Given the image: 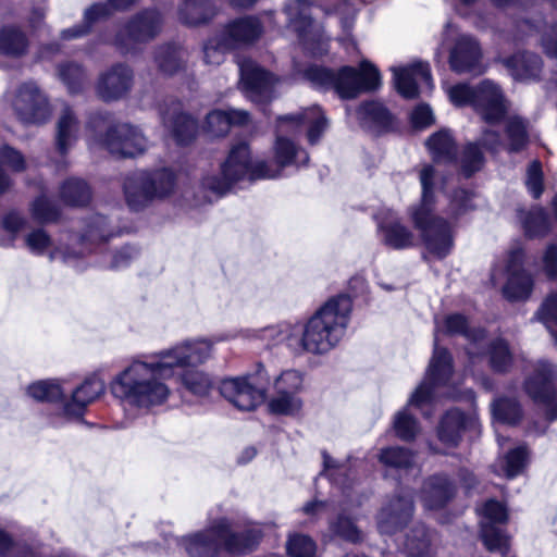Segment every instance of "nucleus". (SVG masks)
<instances>
[{
  "label": "nucleus",
  "instance_id": "64",
  "mask_svg": "<svg viewBox=\"0 0 557 557\" xmlns=\"http://www.w3.org/2000/svg\"><path fill=\"white\" fill-rule=\"evenodd\" d=\"M542 47L546 54L557 57V24L550 26L543 35Z\"/></svg>",
  "mask_w": 557,
  "mask_h": 557
},
{
  "label": "nucleus",
  "instance_id": "57",
  "mask_svg": "<svg viewBox=\"0 0 557 557\" xmlns=\"http://www.w3.org/2000/svg\"><path fill=\"white\" fill-rule=\"evenodd\" d=\"M394 430L396 435L403 441L413 440L419 431L416 419L408 413V409L397 412L394 419Z\"/></svg>",
  "mask_w": 557,
  "mask_h": 557
},
{
  "label": "nucleus",
  "instance_id": "10",
  "mask_svg": "<svg viewBox=\"0 0 557 557\" xmlns=\"http://www.w3.org/2000/svg\"><path fill=\"white\" fill-rule=\"evenodd\" d=\"M305 76L315 86L333 88L342 99H352L360 92L375 90L381 85L377 69L368 61H362L359 70L344 66L337 72L310 66L306 70Z\"/></svg>",
  "mask_w": 557,
  "mask_h": 557
},
{
  "label": "nucleus",
  "instance_id": "19",
  "mask_svg": "<svg viewBox=\"0 0 557 557\" xmlns=\"http://www.w3.org/2000/svg\"><path fill=\"white\" fill-rule=\"evenodd\" d=\"M481 539L490 552L506 554L508 536L497 525L507 521L508 515L505 506L494 499L487 500L481 509Z\"/></svg>",
  "mask_w": 557,
  "mask_h": 557
},
{
  "label": "nucleus",
  "instance_id": "6",
  "mask_svg": "<svg viewBox=\"0 0 557 557\" xmlns=\"http://www.w3.org/2000/svg\"><path fill=\"white\" fill-rule=\"evenodd\" d=\"M446 92L454 106H470L481 116L486 124L482 131V143L495 151L502 145L498 125L508 111V102L500 87L493 81L484 79L476 87L456 84Z\"/></svg>",
  "mask_w": 557,
  "mask_h": 557
},
{
  "label": "nucleus",
  "instance_id": "12",
  "mask_svg": "<svg viewBox=\"0 0 557 557\" xmlns=\"http://www.w3.org/2000/svg\"><path fill=\"white\" fill-rule=\"evenodd\" d=\"M269 377L262 366L253 374L228 377L221 382V395L239 410L250 411L264 401Z\"/></svg>",
  "mask_w": 557,
  "mask_h": 557
},
{
  "label": "nucleus",
  "instance_id": "54",
  "mask_svg": "<svg viewBox=\"0 0 557 557\" xmlns=\"http://www.w3.org/2000/svg\"><path fill=\"white\" fill-rule=\"evenodd\" d=\"M286 550L290 557H315L317 545L310 536L294 533L288 536Z\"/></svg>",
  "mask_w": 557,
  "mask_h": 557
},
{
  "label": "nucleus",
  "instance_id": "21",
  "mask_svg": "<svg viewBox=\"0 0 557 557\" xmlns=\"http://www.w3.org/2000/svg\"><path fill=\"white\" fill-rule=\"evenodd\" d=\"M377 236L382 243L393 249H406L414 244L413 233L404 224L395 211L387 208L380 209L374 215Z\"/></svg>",
  "mask_w": 557,
  "mask_h": 557
},
{
  "label": "nucleus",
  "instance_id": "13",
  "mask_svg": "<svg viewBox=\"0 0 557 557\" xmlns=\"http://www.w3.org/2000/svg\"><path fill=\"white\" fill-rule=\"evenodd\" d=\"M523 251L520 248L509 251L505 264L496 265L491 274V280L497 284L502 274L507 275V282L503 287L504 296L511 301L527 299L533 288V280L529 273L522 269Z\"/></svg>",
  "mask_w": 557,
  "mask_h": 557
},
{
  "label": "nucleus",
  "instance_id": "23",
  "mask_svg": "<svg viewBox=\"0 0 557 557\" xmlns=\"http://www.w3.org/2000/svg\"><path fill=\"white\" fill-rule=\"evenodd\" d=\"M310 3L308 0H288L284 5V13L287 16V25L295 30L302 40L306 49L311 50L313 55L323 54L327 51L326 41L319 36L318 48L309 46V34L312 27L310 18Z\"/></svg>",
  "mask_w": 557,
  "mask_h": 557
},
{
  "label": "nucleus",
  "instance_id": "31",
  "mask_svg": "<svg viewBox=\"0 0 557 557\" xmlns=\"http://www.w3.org/2000/svg\"><path fill=\"white\" fill-rule=\"evenodd\" d=\"M438 539L423 524H418L406 535L405 552L409 557H436Z\"/></svg>",
  "mask_w": 557,
  "mask_h": 557
},
{
  "label": "nucleus",
  "instance_id": "46",
  "mask_svg": "<svg viewBox=\"0 0 557 557\" xmlns=\"http://www.w3.org/2000/svg\"><path fill=\"white\" fill-rule=\"evenodd\" d=\"M226 41L227 39L220 30L205 42L203 61L206 64L219 65L224 61L225 54L234 50L231 45H225Z\"/></svg>",
  "mask_w": 557,
  "mask_h": 557
},
{
  "label": "nucleus",
  "instance_id": "27",
  "mask_svg": "<svg viewBox=\"0 0 557 557\" xmlns=\"http://www.w3.org/2000/svg\"><path fill=\"white\" fill-rule=\"evenodd\" d=\"M24 244L29 252L36 256H48L50 261L72 262L84 253L83 250L70 251L55 245L44 228H35L26 233Z\"/></svg>",
  "mask_w": 557,
  "mask_h": 557
},
{
  "label": "nucleus",
  "instance_id": "45",
  "mask_svg": "<svg viewBox=\"0 0 557 557\" xmlns=\"http://www.w3.org/2000/svg\"><path fill=\"white\" fill-rule=\"evenodd\" d=\"M27 394L39 401H59L63 399L64 392L59 380H44L30 384Z\"/></svg>",
  "mask_w": 557,
  "mask_h": 557
},
{
  "label": "nucleus",
  "instance_id": "33",
  "mask_svg": "<svg viewBox=\"0 0 557 557\" xmlns=\"http://www.w3.org/2000/svg\"><path fill=\"white\" fill-rule=\"evenodd\" d=\"M79 123L70 107H65L57 123L55 145L58 151L64 156L74 146L78 137Z\"/></svg>",
  "mask_w": 557,
  "mask_h": 557
},
{
  "label": "nucleus",
  "instance_id": "37",
  "mask_svg": "<svg viewBox=\"0 0 557 557\" xmlns=\"http://www.w3.org/2000/svg\"><path fill=\"white\" fill-rule=\"evenodd\" d=\"M434 161L449 163L456 160V143L447 129L433 134L426 141Z\"/></svg>",
  "mask_w": 557,
  "mask_h": 557
},
{
  "label": "nucleus",
  "instance_id": "34",
  "mask_svg": "<svg viewBox=\"0 0 557 557\" xmlns=\"http://www.w3.org/2000/svg\"><path fill=\"white\" fill-rule=\"evenodd\" d=\"M506 67L517 81H532L540 76L542 60L534 53H517L505 60Z\"/></svg>",
  "mask_w": 557,
  "mask_h": 557
},
{
  "label": "nucleus",
  "instance_id": "2",
  "mask_svg": "<svg viewBox=\"0 0 557 557\" xmlns=\"http://www.w3.org/2000/svg\"><path fill=\"white\" fill-rule=\"evenodd\" d=\"M463 335L468 341L466 348L470 360L488 354L490 364L496 372H505L511 366L512 357L504 339L497 338L488 342L481 329H470L466 318L459 313L446 315L442 321H435L434 352L424 380L412 393L408 406L423 408L432 404L440 395L458 398L459 395L450 392H441L446 387L453 374V359L450 354L438 346V335Z\"/></svg>",
  "mask_w": 557,
  "mask_h": 557
},
{
  "label": "nucleus",
  "instance_id": "22",
  "mask_svg": "<svg viewBox=\"0 0 557 557\" xmlns=\"http://www.w3.org/2000/svg\"><path fill=\"white\" fill-rule=\"evenodd\" d=\"M411 497L394 496L388 498L376 516V525L383 534H394L408 524L413 516Z\"/></svg>",
  "mask_w": 557,
  "mask_h": 557
},
{
  "label": "nucleus",
  "instance_id": "9",
  "mask_svg": "<svg viewBox=\"0 0 557 557\" xmlns=\"http://www.w3.org/2000/svg\"><path fill=\"white\" fill-rule=\"evenodd\" d=\"M278 177L277 170H270L269 163L251 160L250 149L246 144H238L231 148L230 153L221 165V177L207 176L201 182V188L209 194L203 200L211 202L213 197L224 195L237 182L244 180H261Z\"/></svg>",
  "mask_w": 557,
  "mask_h": 557
},
{
  "label": "nucleus",
  "instance_id": "17",
  "mask_svg": "<svg viewBox=\"0 0 557 557\" xmlns=\"http://www.w3.org/2000/svg\"><path fill=\"white\" fill-rule=\"evenodd\" d=\"M17 119L24 124H41L51 115L45 94L34 82L22 84L12 102Z\"/></svg>",
  "mask_w": 557,
  "mask_h": 557
},
{
  "label": "nucleus",
  "instance_id": "38",
  "mask_svg": "<svg viewBox=\"0 0 557 557\" xmlns=\"http://www.w3.org/2000/svg\"><path fill=\"white\" fill-rule=\"evenodd\" d=\"M186 55V51L181 47L168 45L158 49L154 61L161 73L173 75L184 67Z\"/></svg>",
  "mask_w": 557,
  "mask_h": 557
},
{
  "label": "nucleus",
  "instance_id": "39",
  "mask_svg": "<svg viewBox=\"0 0 557 557\" xmlns=\"http://www.w3.org/2000/svg\"><path fill=\"white\" fill-rule=\"evenodd\" d=\"M109 15V9L107 4H94L88 8L84 13L83 24L76 25L70 28L62 30L61 39L62 40H72L86 36L90 29L91 25Z\"/></svg>",
  "mask_w": 557,
  "mask_h": 557
},
{
  "label": "nucleus",
  "instance_id": "53",
  "mask_svg": "<svg viewBox=\"0 0 557 557\" xmlns=\"http://www.w3.org/2000/svg\"><path fill=\"white\" fill-rule=\"evenodd\" d=\"M506 134L510 151L522 149L528 140L525 121L519 116L509 117L506 123Z\"/></svg>",
  "mask_w": 557,
  "mask_h": 557
},
{
  "label": "nucleus",
  "instance_id": "32",
  "mask_svg": "<svg viewBox=\"0 0 557 557\" xmlns=\"http://www.w3.org/2000/svg\"><path fill=\"white\" fill-rule=\"evenodd\" d=\"M249 122V114L244 110H213L206 119V131L211 136H224L233 125H245Z\"/></svg>",
  "mask_w": 557,
  "mask_h": 557
},
{
  "label": "nucleus",
  "instance_id": "63",
  "mask_svg": "<svg viewBox=\"0 0 557 557\" xmlns=\"http://www.w3.org/2000/svg\"><path fill=\"white\" fill-rule=\"evenodd\" d=\"M411 122L416 127L423 128L432 124L433 114L429 106L420 104L411 113Z\"/></svg>",
  "mask_w": 557,
  "mask_h": 557
},
{
  "label": "nucleus",
  "instance_id": "20",
  "mask_svg": "<svg viewBox=\"0 0 557 557\" xmlns=\"http://www.w3.org/2000/svg\"><path fill=\"white\" fill-rule=\"evenodd\" d=\"M238 66L242 87L251 101L261 103L272 99L275 84L272 74L251 60H242Z\"/></svg>",
  "mask_w": 557,
  "mask_h": 557
},
{
  "label": "nucleus",
  "instance_id": "44",
  "mask_svg": "<svg viewBox=\"0 0 557 557\" xmlns=\"http://www.w3.org/2000/svg\"><path fill=\"white\" fill-rule=\"evenodd\" d=\"M380 462L394 470H407L413 465V455L399 446L383 448L379 455Z\"/></svg>",
  "mask_w": 557,
  "mask_h": 557
},
{
  "label": "nucleus",
  "instance_id": "18",
  "mask_svg": "<svg viewBox=\"0 0 557 557\" xmlns=\"http://www.w3.org/2000/svg\"><path fill=\"white\" fill-rule=\"evenodd\" d=\"M391 70L396 90L404 98L413 99L433 89L431 70L426 62L414 61L406 65L393 66Z\"/></svg>",
  "mask_w": 557,
  "mask_h": 557
},
{
  "label": "nucleus",
  "instance_id": "41",
  "mask_svg": "<svg viewBox=\"0 0 557 557\" xmlns=\"http://www.w3.org/2000/svg\"><path fill=\"white\" fill-rule=\"evenodd\" d=\"M479 145L484 146L490 151V149L482 143V136L478 143H469L462 150L459 164L463 175L466 176H471L483 166L484 156ZM503 146L504 141L502 140V145L494 152L498 151ZM491 152L493 151L491 150Z\"/></svg>",
  "mask_w": 557,
  "mask_h": 557
},
{
  "label": "nucleus",
  "instance_id": "59",
  "mask_svg": "<svg viewBox=\"0 0 557 557\" xmlns=\"http://www.w3.org/2000/svg\"><path fill=\"white\" fill-rule=\"evenodd\" d=\"M301 386L302 375L296 370H287L282 372L274 382L275 392L278 393H290L298 395Z\"/></svg>",
  "mask_w": 557,
  "mask_h": 557
},
{
  "label": "nucleus",
  "instance_id": "62",
  "mask_svg": "<svg viewBox=\"0 0 557 557\" xmlns=\"http://www.w3.org/2000/svg\"><path fill=\"white\" fill-rule=\"evenodd\" d=\"M472 197L467 190L459 189L454 193L449 203V212L454 216L463 214L469 209H472Z\"/></svg>",
  "mask_w": 557,
  "mask_h": 557
},
{
  "label": "nucleus",
  "instance_id": "35",
  "mask_svg": "<svg viewBox=\"0 0 557 557\" xmlns=\"http://www.w3.org/2000/svg\"><path fill=\"white\" fill-rule=\"evenodd\" d=\"M360 124L370 131L381 132L392 124L389 111L377 101H369L361 104L357 111Z\"/></svg>",
  "mask_w": 557,
  "mask_h": 557
},
{
  "label": "nucleus",
  "instance_id": "30",
  "mask_svg": "<svg viewBox=\"0 0 557 557\" xmlns=\"http://www.w3.org/2000/svg\"><path fill=\"white\" fill-rule=\"evenodd\" d=\"M456 487L446 475L430 476L421 490V502L426 510L443 508L455 495Z\"/></svg>",
  "mask_w": 557,
  "mask_h": 557
},
{
  "label": "nucleus",
  "instance_id": "3",
  "mask_svg": "<svg viewBox=\"0 0 557 557\" xmlns=\"http://www.w3.org/2000/svg\"><path fill=\"white\" fill-rule=\"evenodd\" d=\"M352 302L338 295L324 304L305 324H295L287 336V346L295 352L323 355L344 337Z\"/></svg>",
  "mask_w": 557,
  "mask_h": 557
},
{
  "label": "nucleus",
  "instance_id": "5",
  "mask_svg": "<svg viewBox=\"0 0 557 557\" xmlns=\"http://www.w3.org/2000/svg\"><path fill=\"white\" fill-rule=\"evenodd\" d=\"M323 465L325 474L334 485L333 499L331 503L310 502L304 506L302 511L305 515L321 518L338 510L336 519L330 521V529L346 541L359 542L362 539L360 531L351 519L344 516L345 511L361 504L348 479V466L336 463L326 453H323Z\"/></svg>",
  "mask_w": 557,
  "mask_h": 557
},
{
  "label": "nucleus",
  "instance_id": "26",
  "mask_svg": "<svg viewBox=\"0 0 557 557\" xmlns=\"http://www.w3.org/2000/svg\"><path fill=\"white\" fill-rule=\"evenodd\" d=\"M221 32L227 39L225 45L238 49L257 41L263 33V25L257 16L249 15L230 21Z\"/></svg>",
  "mask_w": 557,
  "mask_h": 557
},
{
  "label": "nucleus",
  "instance_id": "55",
  "mask_svg": "<svg viewBox=\"0 0 557 557\" xmlns=\"http://www.w3.org/2000/svg\"><path fill=\"white\" fill-rule=\"evenodd\" d=\"M59 77L66 86L69 92L77 94L83 89L85 83V72L74 63L63 64L59 67Z\"/></svg>",
  "mask_w": 557,
  "mask_h": 557
},
{
  "label": "nucleus",
  "instance_id": "16",
  "mask_svg": "<svg viewBox=\"0 0 557 557\" xmlns=\"http://www.w3.org/2000/svg\"><path fill=\"white\" fill-rule=\"evenodd\" d=\"M162 18L156 10H146L132 18L116 35L115 46L124 53L135 50L137 44L153 39L161 29Z\"/></svg>",
  "mask_w": 557,
  "mask_h": 557
},
{
  "label": "nucleus",
  "instance_id": "1",
  "mask_svg": "<svg viewBox=\"0 0 557 557\" xmlns=\"http://www.w3.org/2000/svg\"><path fill=\"white\" fill-rule=\"evenodd\" d=\"M225 339H187L150 356L148 360H134L112 381V394L137 408L161 406L171 394L164 380L174 376L177 370L205 363L212 356L214 343Z\"/></svg>",
  "mask_w": 557,
  "mask_h": 557
},
{
  "label": "nucleus",
  "instance_id": "50",
  "mask_svg": "<svg viewBox=\"0 0 557 557\" xmlns=\"http://www.w3.org/2000/svg\"><path fill=\"white\" fill-rule=\"evenodd\" d=\"M107 226L108 222L104 216H92L87 225V230L82 237L81 245L84 248H87L88 245L99 244L108 240L111 236H113V232L108 230Z\"/></svg>",
  "mask_w": 557,
  "mask_h": 557
},
{
  "label": "nucleus",
  "instance_id": "51",
  "mask_svg": "<svg viewBox=\"0 0 557 557\" xmlns=\"http://www.w3.org/2000/svg\"><path fill=\"white\" fill-rule=\"evenodd\" d=\"M182 383L190 393L199 397L208 396L213 386L211 377L199 370L184 371Z\"/></svg>",
  "mask_w": 557,
  "mask_h": 557
},
{
  "label": "nucleus",
  "instance_id": "42",
  "mask_svg": "<svg viewBox=\"0 0 557 557\" xmlns=\"http://www.w3.org/2000/svg\"><path fill=\"white\" fill-rule=\"evenodd\" d=\"M518 219L530 237L542 235L548 228V218L545 211L539 207L530 211L518 210Z\"/></svg>",
  "mask_w": 557,
  "mask_h": 557
},
{
  "label": "nucleus",
  "instance_id": "47",
  "mask_svg": "<svg viewBox=\"0 0 557 557\" xmlns=\"http://www.w3.org/2000/svg\"><path fill=\"white\" fill-rule=\"evenodd\" d=\"M62 199L72 206H84L90 199V190L87 184L77 178H70L61 186Z\"/></svg>",
  "mask_w": 557,
  "mask_h": 557
},
{
  "label": "nucleus",
  "instance_id": "8",
  "mask_svg": "<svg viewBox=\"0 0 557 557\" xmlns=\"http://www.w3.org/2000/svg\"><path fill=\"white\" fill-rule=\"evenodd\" d=\"M261 532L249 527L243 532L235 531L231 522L221 518L209 528L182 537V545L189 557H216L223 548L232 555H242L257 546Z\"/></svg>",
  "mask_w": 557,
  "mask_h": 557
},
{
  "label": "nucleus",
  "instance_id": "29",
  "mask_svg": "<svg viewBox=\"0 0 557 557\" xmlns=\"http://www.w3.org/2000/svg\"><path fill=\"white\" fill-rule=\"evenodd\" d=\"M481 50L478 42L468 35H460L449 54V64L457 73L481 72Z\"/></svg>",
  "mask_w": 557,
  "mask_h": 557
},
{
  "label": "nucleus",
  "instance_id": "28",
  "mask_svg": "<svg viewBox=\"0 0 557 557\" xmlns=\"http://www.w3.org/2000/svg\"><path fill=\"white\" fill-rule=\"evenodd\" d=\"M104 382L92 376L76 387L70 399L63 404L62 413L67 419H79L89 404L104 392Z\"/></svg>",
  "mask_w": 557,
  "mask_h": 557
},
{
  "label": "nucleus",
  "instance_id": "14",
  "mask_svg": "<svg viewBox=\"0 0 557 557\" xmlns=\"http://www.w3.org/2000/svg\"><path fill=\"white\" fill-rule=\"evenodd\" d=\"M557 369L544 360L533 366V373L525 379L524 389L537 404L545 407L548 420L557 418V403L555 400Z\"/></svg>",
  "mask_w": 557,
  "mask_h": 557
},
{
  "label": "nucleus",
  "instance_id": "24",
  "mask_svg": "<svg viewBox=\"0 0 557 557\" xmlns=\"http://www.w3.org/2000/svg\"><path fill=\"white\" fill-rule=\"evenodd\" d=\"M133 71L125 64H115L103 72L97 83V95L104 101H115L126 96L133 86Z\"/></svg>",
  "mask_w": 557,
  "mask_h": 557
},
{
  "label": "nucleus",
  "instance_id": "58",
  "mask_svg": "<svg viewBox=\"0 0 557 557\" xmlns=\"http://www.w3.org/2000/svg\"><path fill=\"white\" fill-rule=\"evenodd\" d=\"M2 227L9 233L8 240L0 239L1 246H11L20 233L27 228V220L16 211H11L2 219Z\"/></svg>",
  "mask_w": 557,
  "mask_h": 557
},
{
  "label": "nucleus",
  "instance_id": "52",
  "mask_svg": "<svg viewBox=\"0 0 557 557\" xmlns=\"http://www.w3.org/2000/svg\"><path fill=\"white\" fill-rule=\"evenodd\" d=\"M294 331V325L269 326L261 330H247L243 333L246 338H258L265 342L268 345L285 342L287 344V336Z\"/></svg>",
  "mask_w": 557,
  "mask_h": 557
},
{
  "label": "nucleus",
  "instance_id": "49",
  "mask_svg": "<svg viewBox=\"0 0 557 557\" xmlns=\"http://www.w3.org/2000/svg\"><path fill=\"white\" fill-rule=\"evenodd\" d=\"M494 419L500 423L512 424L521 417V408L515 398H498L492 404Z\"/></svg>",
  "mask_w": 557,
  "mask_h": 557
},
{
  "label": "nucleus",
  "instance_id": "43",
  "mask_svg": "<svg viewBox=\"0 0 557 557\" xmlns=\"http://www.w3.org/2000/svg\"><path fill=\"white\" fill-rule=\"evenodd\" d=\"M181 20L189 25L207 22L212 16L208 0H185L180 9Z\"/></svg>",
  "mask_w": 557,
  "mask_h": 557
},
{
  "label": "nucleus",
  "instance_id": "36",
  "mask_svg": "<svg viewBox=\"0 0 557 557\" xmlns=\"http://www.w3.org/2000/svg\"><path fill=\"white\" fill-rule=\"evenodd\" d=\"M466 426V417L465 414L457 410L451 409L446 412V414L442 418L438 429L437 436L438 440L448 447H454L458 444L461 432Z\"/></svg>",
  "mask_w": 557,
  "mask_h": 557
},
{
  "label": "nucleus",
  "instance_id": "11",
  "mask_svg": "<svg viewBox=\"0 0 557 557\" xmlns=\"http://www.w3.org/2000/svg\"><path fill=\"white\" fill-rule=\"evenodd\" d=\"M176 186V176L168 168L156 171H136L124 181V196L133 211L146 208L152 200L170 196Z\"/></svg>",
  "mask_w": 557,
  "mask_h": 557
},
{
  "label": "nucleus",
  "instance_id": "61",
  "mask_svg": "<svg viewBox=\"0 0 557 557\" xmlns=\"http://www.w3.org/2000/svg\"><path fill=\"white\" fill-rule=\"evenodd\" d=\"M527 187L534 198H539L543 193L542 168L539 161H533L527 172Z\"/></svg>",
  "mask_w": 557,
  "mask_h": 557
},
{
  "label": "nucleus",
  "instance_id": "15",
  "mask_svg": "<svg viewBox=\"0 0 557 557\" xmlns=\"http://www.w3.org/2000/svg\"><path fill=\"white\" fill-rule=\"evenodd\" d=\"M101 144L119 158H137L146 153L150 146L144 132L131 123H117L110 127Z\"/></svg>",
  "mask_w": 557,
  "mask_h": 557
},
{
  "label": "nucleus",
  "instance_id": "40",
  "mask_svg": "<svg viewBox=\"0 0 557 557\" xmlns=\"http://www.w3.org/2000/svg\"><path fill=\"white\" fill-rule=\"evenodd\" d=\"M28 41L23 32L15 26L0 29V52L9 57H20L27 50Z\"/></svg>",
  "mask_w": 557,
  "mask_h": 557
},
{
  "label": "nucleus",
  "instance_id": "25",
  "mask_svg": "<svg viewBox=\"0 0 557 557\" xmlns=\"http://www.w3.org/2000/svg\"><path fill=\"white\" fill-rule=\"evenodd\" d=\"M160 115L165 128L178 145L191 141L197 132L196 121L182 111V104L172 100L166 108H160Z\"/></svg>",
  "mask_w": 557,
  "mask_h": 557
},
{
  "label": "nucleus",
  "instance_id": "56",
  "mask_svg": "<svg viewBox=\"0 0 557 557\" xmlns=\"http://www.w3.org/2000/svg\"><path fill=\"white\" fill-rule=\"evenodd\" d=\"M528 450L519 446L510 450L502 460L503 471L506 478L511 479L518 475L527 465Z\"/></svg>",
  "mask_w": 557,
  "mask_h": 557
},
{
  "label": "nucleus",
  "instance_id": "7",
  "mask_svg": "<svg viewBox=\"0 0 557 557\" xmlns=\"http://www.w3.org/2000/svg\"><path fill=\"white\" fill-rule=\"evenodd\" d=\"M307 127L308 141L314 145L327 127V120L320 107L313 106L297 114L283 115L277 119L276 140L274 144L275 166L269 164L270 170H277L278 176L286 166L306 165L309 156L306 150L296 146L288 136H296Z\"/></svg>",
  "mask_w": 557,
  "mask_h": 557
},
{
  "label": "nucleus",
  "instance_id": "4",
  "mask_svg": "<svg viewBox=\"0 0 557 557\" xmlns=\"http://www.w3.org/2000/svg\"><path fill=\"white\" fill-rule=\"evenodd\" d=\"M422 193L408 214L419 231L425 249L437 259L447 257L454 248V226L444 218L434 215L436 173L432 165H424L419 175Z\"/></svg>",
  "mask_w": 557,
  "mask_h": 557
},
{
  "label": "nucleus",
  "instance_id": "48",
  "mask_svg": "<svg viewBox=\"0 0 557 557\" xmlns=\"http://www.w3.org/2000/svg\"><path fill=\"white\" fill-rule=\"evenodd\" d=\"M268 407L272 413L294 416L300 411L302 401L296 394L275 392V395L269 400Z\"/></svg>",
  "mask_w": 557,
  "mask_h": 557
},
{
  "label": "nucleus",
  "instance_id": "60",
  "mask_svg": "<svg viewBox=\"0 0 557 557\" xmlns=\"http://www.w3.org/2000/svg\"><path fill=\"white\" fill-rule=\"evenodd\" d=\"M30 211L33 218L40 223L52 222L57 220L59 215L58 208L45 196H40L34 200Z\"/></svg>",
  "mask_w": 557,
  "mask_h": 557
}]
</instances>
